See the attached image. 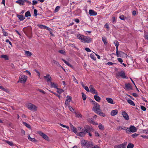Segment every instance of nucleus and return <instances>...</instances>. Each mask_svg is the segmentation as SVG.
<instances>
[{"instance_id":"obj_25","label":"nucleus","mask_w":148,"mask_h":148,"mask_svg":"<svg viewBox=\"0 0 148 148\" xmlns=\"http://www.w3.org/2000/svg\"><path fill=\"white\" fill-rule=\"evenodd\" d=\"M75 116L77 117L81 118L82 117L81 114L79 112H75Z\"/></svg>"},{"instance_id":"obj_34","label":"nucleus","mask_w":148,"mask_h":148,"mask_svg":"<svg viewBox=\"0 0 148 148\" xmlns=\"http://www.w3.org/2000/svg\"><path fill=\"white\" fill-rule=\"evenodd\" d=\"M52 63L53 64H56L57 66H61V65H60L59 63L57 62L55 60H53L52 61Z\"/></svg>"},{"instance_id":"obj_55","label":"nucleus","mask_w":148,"mask_h":148,"mask_svg":"<svg viewBox=\"0 0 148 148\" xmlns=\"http://www.w3.org/2000/svg\"><path fill=\"white\" fill-rule=\"evenodd\" d=\"M73 80L77 84H78V81L77 80V79L75 78V77L74 76H73Z\"/></svg>"},{"instance_id":"obj_37","label":"nucleus","mask_w":148,"mask_h":148,"mask_svg":"<svg viewBox=\"0 0 148 148\" xmlns=\"http://www.w3.org/2000/svg\"><path fill=\"white\" fill-rule=\"evenodd\" d=\"M56 89H57V92L60 94L64 92V90L62 89H60L58 88H57Z\"/></svg>"},{"instance_id":"obj_58","label":"nucleus","mask_w":148,"mask_h":148,"mask_svg":"<svg viewBox=\"0 0 148 148\" xmlns=\"http://www.w3.org/2000/svg\"><path fill=\"white\" fill-rule=\"evenodd\" d=\"M84 88H85V90L86 91H87L88 92H89L90 90H89L88 87L87 86H85V87H84Z\"/></svg>"},{"instance_id":"obj_20","label":"nucleus","mask_w":148,"mask_h":148,"mask_svg":"<svg viewBox=\"0 0 148 148\" xmlns=\"http://www.w3.org/2000/svg\"><path fill=\"white\" fill-rule=\"evenodd\" d=\"M38 26L41 29H45L47 30L49 29V28L43 25H38Z\"/></svg>"},{"instance_id":"obj_40","label":"nucleus","mask_w":148,"mask_h":148,"mask_svg":"<svg viewBox=\"0 0 148 148\" xmlns=\"http://www.w3.org/2000/svg\"><path fill=\"white\" fill-rule=\"evenodd\" d=\"M25 16L26 17H27L29 16H31V14L30 12L29 11H28L25 14Z\"/></svg>"},{"instance_id":"obj_59","label":"nucleus","mask_w":148,"mask_h":148,"mask_svg":"<svg viewBox=\"0 0 148 148\" xmlns=\"http://www.w3.org/2000/svg\"><path fill=\"white\" fill-rule=\"evenodd\" d=\"M116 130L118 131H120L121 130V126H119L116 128Z\"/></svg>"},{"instance_id":"obj_5","label":"nucleus","mask_w":148,"mask_h":148,"mask_svg":"<svg viewBox=\"0 0 148 148\" xmlns=\"http://www.w3.org/2000/svg\"><path fill=\"white\" fill-rule=\"evenodd\" d=\"M26 106L28 109L31 110L36 111L37 110V106L31 103H27L26 104Z\"/></svg>"},{"instance_id":"obj_4","label":"nucleus","mask_w":148,"mask_h":148,"mask_svg":"<svg viewBox=\"0 0 148 148\" xmlns=\"http://www.w3.org/2000/svg\"><path fill=\"white\" fill-rule=\"evenodd\" d=\"M81 144L83 146L88 148L92 147L93 145L92 142H88L86 140H83L81 141Z\"/></svg>"},{"instance_id":"obj_9","label":"nucleus","mask_w":148,"mask_h":148,"mask_svg":"<svg viewBox=\"0 0 148 148\" xmlns=\"http://www.w3.org/2000/svg\"><path fill=\"white\" fill-rule=\"evenodd\" d=\"M121 77L122 78H125L126 77L125 72L123 71H121L118 73L116 74V77Z\"/></svg>"},{"instance_id":"obj_2","label":"nucleus","mask_w":148,"mask_h":148,"mask_svg":"<svg viewBox=\"0 0 148 148\" xmlns=\"http://www.w3.org/2000/svg\"><path fill=\"white\" fill-rule=\"evenodd\" d=\"M94 106L93 107L92 109L93 111L96 113L99 114L100 116L104 117L106 115L103 112L101 109L100 105L99 104L95 102L94 101H92Z\"/></svg>"},{"instance_id":"obj_10","label":"nucleus","mask_w":148,"mask_h":148,"mask_svg":"<svg viewBox=\"0 0 148 148\" xmlns=\"http://www.w3.org/2000/svg\"><path fill=\"white\" fill-rule=\"evenodd\" d=\"M116 54L118 57H123L124 56H125L126 55V54L124 52L121 51H119V52L118 50L117 51H116Z\"/></svg>"},{"instance_id":"obj_52","label":"nucleus","mask_w":148,"mask_h":148,"mask_svg":"<svg viewBox=\"0 0 148 148\" xmlns=\"http://www.w3.org/2000/svg\"><path fill=\"white\" fill-rule=\"evenodd\" d=\"M37 90L39 91L40 92L42 93L43 94H45V92L43 90H42L38 89Z\"/></svg>"},{"instance_id":"obj_32","label":"nucleus","mask_w":148,"mask_h":148,"mask_svg":"<svg viewBox=\"0 0 148 148\" xmlns=\"http://www.w3.org/2000/svg\"><path fill=\"white\" fill-rule=\"evenodd\" d=\"M114 43L116 46V51H117L118 50V47L119 45V43L117 41H116L114 42Z\"/></svg>"},{"instance_id":"obj_31","label":"nucleus","mask_w":148,"mask_h":148,"mask_svg":"<svg viewBox=\"0 0 148 148\" xmlns=\"http://www.w3.org/2000/svg\"><path fill=\"white\" fill-rule=\"evenodd\" d=\"M102 40L105 45H106L107 44V42L106 40V38L105 37H103L102 38Z\"/></svg>"},{"instance_id":"obj_13","label":"nucleus","mask_w":148,"mask_h":148,"mask_svg":"<svg viewBox=\"0 0 148 148\" xmlns=\"http://www.w3.org/2000/svg\"><path fill=\"white\" fill-rule=\"evenodd\" d=\"M122 114L123 117L126 120H128L129 119V116L128 114L125 111L123 112H122Z\"/></svg>"},{"instance_id":"obj_23","label":"nucleus","mask_w":148,"mask_h":148,"mask_svg":"<svg viewBox=\"0 0 148 148\" xmlns=\"http://www.w3.org/2000/svg\"><path fill=\"white\" fill-rule=\"evenodd\" d=\"M51 87V88H57L58 87V85L54 82H50Z\"/></svg>"},{"instance_id":"obj_46","label":"nucleus","mask_w":148,"mask_h":148,"mask_svg":"<svg viewBox=\"0 0 148 148\" xmlns=\"http://www.w3.org/2000/svg\"><path fill=\"white\" fill-rule=\"evenodd\" d=\"M119 18L121 20H124L125 17L123 15H122L120 16Z\"/></svg>"},{"instance_id":"obj_27","label":"nucleus","mask_w":148,"mask_h":148,"mask_svg":"<svg viewBox=\"0 0 148 148\" xmlns=\"http://www.w3.org/2000/svg\"><path fill=\"white\" fill-rule=\"evenodd\" d=\"M125 87L127 89L129 90L131 89V86L129 84H125Z\"/></svg>"},{"instance_id":"obj_30","label":"nucleus","mask_w":148,"mask_h":148,"mask_svg":"<svg viewBox=\"0 0 148 148\" xmlns=\"http://www.w3.org/2000/svg\"><path fill=\"white\" fill-rule=\"evenodd\" d=\"M17 16L21 21L23 20L25 18L23 15H17Z\"/></svg>"},{"instance_id":"obj_15","label":"nucleus","mask_w":148,"mask_h":148,"mask_svg":"<svg viewBox=\"0 0 148 148\" xmlns=\"http://www.w3.org/2000/svg\"><path fill=\"white\" fill-rule=\"evenodd\" d=\"M66 97L67 99L65 101V104L67 106L69 105V103L72 99V98L71 97L69 96H67Z\"/></svg>"},{"instance_id":"obj_21","label":"nucleus","mask_w":148,"mask_h":148,"mask_svg":"<svg viewBox=\"0 0 148 148\" xmlns=\"http://www.w3.org/2000/svg\"><path fill=\"white\" fill-rule=\"evenodd\" d=\"M0 88L8 93H10V92L9 90L7 88H4L2 86H0Z\"/></svg>"},{"instance_id":"obj_8","label":"nucleus","mask_w":148,"mask_h":148,"mask_svg":"<svg viewBox=\"0 0 148 148\" xmlns=\"http://www.w3.org/2000/svg\"><path fill=\"white\" fill-rule=\"evenodd\" d=\"M37 132L44 139L47 141L49 140V138L47 135L41 131H38Z\"/></svg>"},{"instance_id":"obj_39","label":"nucleus","mask_w":148,"mask_h":148,"mask_svg":"<svg viewBox=\"0 0 148 148\" xmlns=\"http://www.w3.org/2000/svg\"><path fill=\"white\" fill-rule=\"evenodd\" d=\"M134 147V145L131 143H129L128 145L127 148H133Z\"/></svg>"},{"instance_id":"obj_14","label":"nucleus","mask_w":148,"mask_h":148,"mask_svg":"<svg viewBox=\"0 0 148 148\" xmlns=\"http://www.w3.org/2000/svg\"><path fill=\"white\" fill-rule=\"evenodd\" d=\"M125 147L126 144H125L116 145L114 146V148H125Z\"/></svg>"},{"instance_id":"obj_7","label":"nucleus","mask_w":148,"mask_h":148,"mask_svg":"<svg viewBox=\"0 0 148 148\" xmlns=\"http://www.w3.org/2000/svg\"><path fill=\"white\" fill-rule=\"evenodd\" d=\"M137 129L134 125H131L129 128H128L127 133H130V132H134L136 131Z\"/></svg>"},{"instance_id":"obj_45","label":"nucleus","mask_w":148,"mask_h":148,"mask_svg":"<svg viewBox=\"0 0 148 148\" xmlns=\"http://www.w3.org/2000/svg\"><path fill=\"white\" fill-rule=\"evenodd\" d=\"M90 57L93 60H96V58L95 56L93 54H91L90 55Z\"/></svg>"},{"instance_id":"obj_63","label":"nucleus","mask_w":148,"mask_h":148,"mask_svg":"<svg viewBox=\"0 0 148 148\" xmlns=\"http://www.w3.org/2000/svg\"><path fill=\"white\" fill-rule=\"evenodd\" d=\"M105 27L107 29H109V26L108 24H106L105 25Z\"/></svg>"},{"instance_id":"obj_53","label":"nucleus","mask_w":148,"mask_h":148,"mask_svg":"<svg viewBox=\"0 0 148 148\" xmlns=\"http://www.w3.org/2000/svg\"><path fill=\"white\" fill-rule=\"evenodd\" d=\"M50 92L53 93V94H54L56 96H57V97H58L59 98H60V95H58L57 94H56V93H54V92H53L52 91H51V90H49Z\"/></svg>"},{"instance_id":"obj_6","label":"nucleus","mask_w":148,"mask_h":148,"mask_svg":"<svg viewBox=\"0 0 148 148\" xmlns=\"http://www.w3.org/2000/svg\"><path fill=\"white\" fill-rule=\"evenodd\" d=\"M27 79V76L23 75H21L19 77L18 81V82H20L21 83H25L26 82Z\"/></svg>"},{"instance_id":"obj_42","label":"nucleus","mask_w":148,"mask_h":148,"mask_svg":"<svg viewBox=\"0 0 148 148\" xmlns=\"http://www.w3.org/2000/svg\"><path fill=\"white\" fill-rule=\"evenodd\" d=\"M6 142L10 146H14V144L12 142H10L9 141H6Z\"/></svg>"},{"instance_id":"obj_44","label":"nucleus","mask_w":148,"mask_h":148,"mask_svg":"<svg viewBox=\"0 0 148 148\" xmlns=\"http://www.w3.org/2000/svg\"><path fill=\"white\" fill-rule=\"evenodd\" d=\"M59 125L60 126L63 127H66L68 129H69V127L68 126H67L66 125H64L61 123H60Z\"/></svg>"},{"instance_id":"obj_43","label":"nucleus","mask_w":148,"mask_h":148,"mask_svg":"<svg viewBox=\"0 0 148 148\" xmlns=\"http://www.w3.org/2000/svg\"><path fill=\"white\" fill-rule=\"evenodd\" d=\"M82 99H83V100H85L86 99V95L83 92L82 93Z\"/></svg>"},{"instance_id":"obj_3","label":"nucleus","mask_w":148,"mask_h":148,"mask_svg":"<svg viewBox=\"0 0 148 148\" xmlns=\"http://www.w3.org/2000/svg\"><path fill=\"white\" fill-rule=\"evenodd\" d=\"M77 36L79 39L81 40L82 42L85 43H89L92 40V39L90 37L84 36L80 34H77Z\"/></svg>"},{"instance_id":"obj_17","label":"nucleus","mask_w":148,"mask_h":148,"mask_svg":"<svg viewBox=\"0 0 148 148\" xmlns=\"http://www.w3.org/2000/svg\"><path fill=\"white\" fill-rule=\"evenodd\" d=\"M44 78L45 79H46L47 80V81L48 82L49 81H51V78L50 76V75L49 74H47L46 76H44Z\"/></svg>"},{"instance_id":"obj_36","label":"nucleus","mask_w":148,"mask_h":148,"mask_svg":"<svg viewBox=\"0 0 148 148\" xmlns=\"http://www.w3.org/2000/svg\"><path fill=\"white\" fill-rule=\"evenodd\" d=\"M1 58H4L5 60H8V58L7 56L6 55H2L1 56Z\"/></svg>"},{"instance_id":"obj_49","label":"nucleus","mask_w":148,"mask_h":148,"mask_svg":"<svg viewBox=\"0 0 148 148\" xmlns=\"http://www.w3.org/2000/svg\"><path fill=\"white\" fill-rule=\"evenodd\" d=\"M37 15V10L36 9L34 10V16H36Z\"/></svg>"},{"instance_id":"obj_50","label":"nucleus","mask_w":148,"mask_h":148,"mask_svg":"<svg viewBox=\"0 0 148 148\" xmlns=\"http://www.w3.org/2000/svg\"><path fill=\"white\" fill-rule=\"evenodd\" d=\"M59 52L63 55H65V52L63 50H60L59 51Z\"/></svg>"},{"instance_id":"obj_33","label":"nucleus","mask_w":148,"mask_h":148,"mask_svg":"<svg viewBox=\"0 0 148 148\" xmlns=\"http://www.w3.org/2000/svg\"><path fill=\"white\" fill-rule=\"evenodd\" d=\"M94 98L95 100L97 101H99L101 99L100 97L97 95H95L94 96Z\"/></svg>"},{"instance_id":"obj_19","label":"nucleus","mask_w":148,"mask_h":148,"mask_svg":"<svg viewBox=\"0 0 148 148\" xmlns=\"http://www.w3.org/2000/svg\"><path fill=\"white\" fill-rule=\"evenodd\" d=\"M28 138L29 140L33 142H37V140L34 138H31L29 135H28Z\"/></svg>"},{"instance_id":"obj_18","label":"nucleus","mask_w":148,"mask_h":148,"mask_svg":"<svg viewBox=\"0 0 148 148\" xmlns=\"http://www.w3.org/2000/svg\"><path fill=\"white\" fill-rule=\"evenodd\" d=\"M118 113V111L117 110H113L111 112V114L112 116H114L117 114Z\"/></svg>"},{"instance_id":"obj_57","label":"nucleus","mask_w":148,"mask_h":148,"mask_svg":"<svg viewBox=\"0 0 148 148\" xmlns=\"http://www.w3.org/2000/svg\"><path fill=\"white\" fill-rule=\"evenodd\" d=\"M140 107H141V108L142 109V110L144 111H145L146 110V108L145 107H144L143 106H141Z\"/></svg>"},{"instance_id":"obj_38","label":"nucleus","mask_w":148,"mask_h":148,"mask_svg":"<svg viewBox=\"0 0 148 148\" xmlns=\"http://www.w3.org/2000/svg\"><path fill=\"white\" fill-rule=\"evenodd\" d=\"M23 123L24 125L27 128H31V126L29 124L24 122H23Z\"/></svg>"},{"instance_id":"obj_28","label":"nucleus","mask_w":148,"mask_h":148,"mask_svg":"<svg viewBox=\"0 0 148 148\" xmlns=\"http://www.w3.org/2000/svg\"><path fill=\"white\" fill-rule=\"evenodd\" d=\"M62 60L68 66H69L71 67H73V66L71 64H70L69 62H68L66 61L65 60L62 59Z\"/></svg>"},{"instance_id":"obj_1","label":"nucleus","mask_w":148,"mask_h":148,"mask_svg":"<svg viewBox=\"0 0 148 148\" xmlns=\"http://www.w3.org/2000/svg\"><path fill=\"white\" fill-rule=\"evenodd\" d=\"M70 125L71 130L76 135L81 137H84L87 133H88L90 131L93 130V129L91 127L88 125L85 126L84 129L80 127H78L77 129L71 124Z\"/></svg>"},{"instance_id":"obj_41","label":"nucleus","mask_w":148,"mask_h":148,"mask_svg":"<svg viewBox=\"0 0 148 148\" xmlns=\"http://www.w3.org/2000/svg\"><path fill=\"white\" fill-rule=\"evenodd\" d=\"M1 28L2 29V32H3V35L4 36H7L8 35V33L6 32H5L4 31V29L2 27H1Z\"/></svg>"},{"instance_id":"obj_64","label":"nucleus","mask_w":148,"mask_h":148,"mask_svg":"<svg viewBox=\"0 0 148 148\" xmlns=\"http://www.w3.org/2000/svg\"><path fill=\"white\" fill-rule=\"evenodd\" d=\"M85 50L87 52H90L91 51L88 48H86Z\"/></svg>"},{"instance_id":"obj_61","label":"nucleus","mask_w":148,"mask_h":148,"mask_svg":"<svg viewBox=\"0 0 148 148\" xmlns=\"http://www.w3.org/2000/svg\"><path fill=\"white\" fill-rule=\"evenodd\" d=\"M118 60L119 62H120L121 63L123 62V60H122V59L121 58H118Z\"/></svg>"},{"instance_id":"obj_11","label":"nucleus","mask_w":148,"mask_h":148,"mask_svg":"<svg viewBox=\"0 0 148 148\" xmlns=\"http://www.w3.org/2000/svg\"><path fill=\"white\" fill-rule=\"evenodd\" d=\"M23 30L24 33L27 35V34L31 33V28L30 27H29L27 28H24L23 29Z\"/></svg>"},{"instance_id":"obj_47","label":"nucleus","mask_w":148,"mask_h":148,"mask_svg":"<svg viewBox=\"0 0 148 148\" xmlns=\"http://www.w3.org/2000/svg\"><path fill=\"white\" fill-rule=\"evenodd\" d=\"M60 7L59 6H57L55 10V12H57L59 10Z\"/></svg>"},{"instance_id":"obj_56","label":"nucleus","mask_w":148,"mask_h":148,"mask_svg":"<svg viewBox=\"0 0 148 148\" xmlns=\"http://www.w3.org/2000/svg\"><path fill=\"white\" fill-rule=\"evenodd\" d=\"M69 110L72 112H73L74 111V110L73 109V108L72 107H71V106H69Z\"/></svg>"},{"instance_id":"obj_29","label":"nucleus","mask_w":148,"mask_h":148,"mask_svg":"<svg viewBox=\"0 0 148 148\" xmlns=\"http://www.w3.org/2000/svg\"><path fill=\"white\" fill-rule=\"evenodd\" d=\"M99 128L100 130H104V126L101 123H100L99 125Z\"/></svg>"},{"instance_id":"obj_26","label":"nucleus","mask_w":148,"mask_h":148,"mask_svg":"<svg viewBox=\"0 0 148 148\" xmlns=\"http://www.w3.org/2000/svg\"><path fill=\"white\" fill-rule=\"evenodd\" d=\"M25 53L26 55L27 56H28V57L31 56L32 54V53L31 52H30V51H25Z\"/></svg>"},{"instance_id":"obj_48","label":"nucleus","mask_w":148,"mask_h":148,"mask_svg":"<svg viewBox=\"0 0 148 148\" xmlns=\"http://www.w3.org/2000/svg\"><path fill=\"white\" fill-rule=\"evenodd\" d=\"M121 130H125L126 131V132H127V130H128V128H127L125 127L124 126H121Z\"/></svg>"},{"instance_id":"obj_60","label":"nucleus","mask_w":148,"mask_h":148,"mask_svg":"<svg viewBox=\"0 0 148 148\" xmlns=\"http://www.w3.org/2000/svg\"><path fill=\"white\" fill-rule=\"evenodd\" d=\"M95 136H99V133L97 132H95Z\"/></svg>"},{"instance_id":"obj_12","label":"nucleus","mask_w":148,"mask_h":148,"mask_svg":"<svg viewBox=\"0 0 148 148\" xmlns=\"http://www.w3.org/2000/svg\"><path fill=\"white\" fill-rule=\"evenodd\" d=\"M89 88L90 92L92 93H94L96 95H97V92L96 91V90L93 87L92 85H90L89 86Z\"/></svg>"},{"instance_id":"obj_35","label":"nucleus","mask_w":148,"mask_h":148,"mask_svg":"<svg viewBox=\"0 0 148 148\" xmlns=\"http://www.w3.org/2000/svg\"><path fill=\"white\" fill-rule=\"evenodd\" d=\"M127 101L128 102L130 105L133 106H134L135 105L134 102L131 100L128 99Z\"/></svg>"},{"instance_id":"obj_62","label":"nucleus","mask_w":148,"mask_h":148,"mask_svg":"<svg viewBox=\"0 0 148 148\" xmlns=\"http://www.w3.org/2000/svg\"><path fill=\"white\" fill-rule=\"evenodd\" d=\"M24 72L26 73H27L30 76H31V73H30V72L28 71H27V70L25 71Z\"/></svg>"},{"instance_id":"obj_24","label":"nucleus","mask_w":148,"mask_h":148,"mask_svg":"<svg viewBox=\"0 0 148 148\" xmlns=\"http://www.w3.org/2000/svg\"><path fill=\"white\" fill-rule=\"evenodd\" d=\"M25 1V0H18V1H16V3H18L21 5H24V3Z\"/></svg>"},{"instance_id":"obj_51","label":"nucleus","mask_w":148,"mask_h":148,"mask_svg":"<svg viewBox=\"0 0 148 148\" xmlns=\"http://www.w3.org/2000/svg\"><path fill=\"white\" fill-rule=\"evenodd\" d=\"M138 135V134L136 133L132 134V136L133 138H135L137 137Z\"/></svg>"},{"instance_id":"obj_22","label":"nucleus","mask_w":148,"mask_h":148,"mask_svg":"<svg viewBox=\"0 0 148 148\" xmlns=\"http://www.w3.org/2000/svg\"><path fill=\"white\" fill-rule=\"evenodd\" d=\"M106 99L108 103L112 104L114 103L112 99L110 98H106Z\"/></svg>"},{"instance_id":"obj_16","label":"nucleus","mask_w":148,"mask_h":148,"mask_svg":"<svg viewBox=\"0 0 148 148\" xmlns=\"http://www.w3.org/2000/svg\"><path fill=\"white\" fill-rule=\"evenodd\" d=\"M89 13L90 16H95L97 14V12L92 10H89Z\"/></svg>"},{"instance_id":"obj_54","label":"nucleus","mask_w":148,"mask_h":148,"mask_svg":"<svg viewBox=\"0 0 148 148\" xmlns=\"http://www.w3.org/2000/svg\"><path fill=\"white\" fill-rule=\"evenodd\" d=\"M144 37L145 39L148 40V33H145L144 35Z\"/></svg>"}]
</instances>
